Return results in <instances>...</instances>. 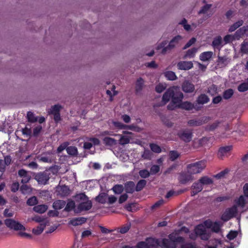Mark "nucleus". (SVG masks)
<instances>
[{
    "instance_id": "2eb2a0df",
    "label": "nucleus",
    "mask_w": 248,
    "mask_h": 248,
    "mask_svg": "<svg viewBox=\"0 0 248 248\" xmlns=\"http://www.w3.org/2000/svg\"><path fill=\"white\" fill-rule=\"evenodd\" d=\"M161 242L160 247L165 248H175L176 244L170 239L164 238L160 240Z\"/></svg>"
},
{
    "instance_id": "338daca9",
    "label": "nucleus",
    "mask_w": 248,
    "mask_h": 248,
    "mask_svg": "<svg viewBox=\"0 0 248 248\" xmlns=\"http://www.w3.org/2000/svg\"><path fill=\"white\" fill-rule=\"evenodd\" d=\"M202 124V122L195 120H190L188 122V124L191 126L200 125Z\"/></svg>"
},
{
    "instance_id": "ddd939ff",
    "label": "nucleus",
    "mask_w": 248,
    "mask_h": 248,
    "mask_svg": "<svg viewBox=\"0 0 248 248\" xmlns=\"http://www.w3.org/2000/svg\"><path fill=\"white\" fill-rule=\"evenodd\" d=\"M18 175L22 178L21 182L23 184L28 183L31 180V176L28 173V172L25 170H20L18 171Z\"/></svg>"
},
{
    "instance_id": "473e14b6",
    "label": "nucleus",
    "mask_w": 248,
    "mask_h": 248,
    "mask_svg": "<svg viewBox=\"0 0 248 248\" xmlns=\"http://www.w3.org/2000/svg\"><path fill=\"white\" fill-rule=\"evenodd\" d=\"M180 181L182 184H186L189 181L193 180L191 174H182L180 177Z\"/></svg>"
},
{
    "instance_id": "f3484780",
    "label": "nucleus",
    "mask_w": 248,
    "mask_h": 248,
    "mask_svg": "<svg viewBox=\"0 0 248 248\" xmlns=\"http://www.w3.org/2000/svg\"><path fill=\"white\" fill-rule=\"evenodd\" d=\"M178 68L180 70H188L193 67L191 62L182 61L177 64Z\"/></svg>"
},
{
    "instance_id": "58836bf2",
    "label": "nucleus",
    "mask_w": 248,
    "mask_h": 248,
    "mask_svg": "<svg viewBox=\"0 0 248 248\" xmlns=\"http://www.w3.org/2000/svg\"><path fill=\"white\" fill-rule=\"evenodd\" d=\"M234 93V91L232 89H229L224 91L223 93V97L224 99L228 100L231 98Z\"/></svg>"
},
{
    "instance_id": "a878e982",
    "label": "nucleus",
    "mask_w": 248,
    "mask_h": 248,
    "mask_svg": "<svg viewBox=\"0 0 248 248\" xmlns=\"http://www.w3.org/2000/svg\"><path fill=\"white\" fill-rule=\"evenodd\" d=\"M48 206L45 204H40L34 206L33 210L38 213L43 214L45 213L47 209Z\"/></svg>"
},
{
    "instance_id": "2f4dec72",
    "label": "nucleus",
    "mask_w": 248,
    "mask_h": 248,
    "mask_svg": "<svg viewBox=\"0 0 248 248\" xmlns=\"http://www.w3.org/2000/svg\"><path fill=\"white\" fill-rule=\"evenodd\" d=\"M213 52L211 51H206L202 53L200 56V59L202 61H207L209 60L213 55Z\"/></svg>"
},
{
    "instance_id": "69168bd1",
    "label": "nucleus",
    "mask_w": 248,
    "mask_h": 248,
    "mask_svg": "<svg viewBox=\"0 0 248 248\" xmlns=\"http://www.w3.org/2000/svg\"><path fill=\"white\" fill-rule=\"evenodd\" d=\"M125 129H128L136 132H140L141 130V129L140 127L135 126L134 124L125 125Z\"/></svg>"
},
{
    "instance_id": "e2e57ef3",
    "label": "nucleus",
    "mask_w": 248,
    "mask_h": 248,
    "mask_svg": "<svg viewBox=\"0 0 248 248\" xmlns=\"http://www.w3.org/2000/svg\"><path fill=\"white\" fill-rule=\"evenodd\" d=\"M160 170V167L158 165H153L150 169V173L151 174H155L158 172Z\"/></svg>"
},
{
    "instance_id": "a19ab883",
    "label": "nucleus",
    "mask_w": 248,
    "mask_h": 248,
    "mask_svg": "<svg viewBox=\"0 0 248 248\" xmlns=\"http://www.w3.org/2000/svg\"><path fill=\"white\" fill-rule=\"evenodd\" d=\"M75 199L77 202H82L85 201L89 200L88 197L84 193H80L77 194L75 196Z\"/></svg>"
},
{
    "instance_id": "4c0bfd02",
    "label": "nucleus",
    "mask_w": 248,
    "mask_h": 248,
    "mask_svg": "<svg viewBox=\"0 0 248 248\" xmlns=\"http://www.w3.org/2000/svg\"><path fill=\"white\" fill-rule=\"evenodd\" d=\"M197 51V48L193 47L190 49H188L186 52V54L184 56V58L186 59L187 58H191L194 57Z\"/></svg>"
},
{
    "instance_id": "b1692460",
    "label": "nucleus",
    "mask_w": 248,
    "mask_h": 248,
    "mask_svg": "<svg viewBox=\"0 0 248 248\" xmlns=\"http://www.w3.org/2000/svg\"><path fill=\"white\" fill-rule=\"evenodd\" d=\"M177 107L187 110H192L194 108V105L188 101L181 102Z\"/></svg>"
},
{
    "instance_id": "423d86ee",
    "label": "nucleus",
    "mask_w": 248,
    "mask_h": 248,
    "mask_svg": "<svg viewBox=\"0 0 248 248\" xmlns=\"http://www.w3.org/2000/svg\"><path fill=\"white\" fill-rule=\"evenodd\" d=\"M237 213V208L236 205H234L232 207L228 208L223 214L221 219L224 221H228L231 218L234 217Z\"/></svg>"
},
{
    "instance_id": "6e6552de",
    "label": "nucleus",
    "mask_w": 248,
    "mask_h": 248,
    "mask_svg": "<svg viewBox=\"0 0 248 248\" xmlns=\"http://www.w3.org/2000/svg\"><path fill=\"white\" fill-rule=\"evenodd\" d=\"M195 231L197 236H200L202 240H207L209 239V234L207 232L206 229L203 225H199L197 226Z\"/></svg>"
},
{
    "instance_id": "9b49d317",
    "label": "nucleus",
    "mask_w": 248,
    "mask_h": 248,
    "mask_svg": "<svg viewBox=\"0 0 248 248\" xmlns=\"http://www.w3.org/2000/svg\"><path fill=\"white\" fill-rule=\"evenodd\" d=\"M146 248H158L160 246V240L152 238H147L144 242Z\"/></svg>"
},
{
    "instance_id": "dca6fc26",
    "label": "nucleus",
    "mask_w": 248,
    "mask_h": 248,
    "mask_svg": "<svg viewBox=\"0 0 248 248\" xmlns=\"http://www.w3.org/2000/svg\"><path fill=\"white\" fill-rule=\"evenodd\" d=\"M231 62V59L226 56L221 57L218 56L217 64L220 67L226 66Z\"/></svg>"
},
{
    "instance_id": "4d7b16f0",
    "label": "nucleus",
    "mask_w": 248,
    "mask_h": 248,
    "mask_svg": "<svg viewBox=\"0 0 248 248\" xmlns=\"http://www.w3.org/2000/svg\"><path fill=\"white\" fill-rule=\"evenodd\" d=\"M130 142V139L129 138L126 136H121L119 140V144L122 145H124L129 143Z\"/></svg>"
},
{
    "instance_id": "6e6d98bb",
    "label": "nucleus",
    "mask_w": 248,
    "mask_h": 248,
    "mask_svg": "<svg viewBox=\"0 0 248 248\" xmlns=\"http://www.w3.org/2000/svg\"><path fill=\"white\" fill-rule=\"evenodd\" d=\"M180 155V154L177 151H171L169 153L170 159L171 161H174Z\"/></svg>"
},
{
    "instance_id": "f8f14e48",
    "label": "nucleus",
    "mask_w": 248,
    "mask_h": 248,
    "mask_svg": "<svg viewBox=\"0 0 248 248\" xmlns=\"http://www.w3.org/2000/svg\"><path fill=\"white\" fill-rule=\"evenodd\" d=\"M182 89L185 93H192L195 90V86L190 81L185 80L182 84Z\"/></svg>"
},
{
    "instance_id": "5fc2aeb1",
    "label": "nucleus",
    "mask_w": 248,
    "mask_h": 248,
    "mask_svg": "<svg viewBox=\"0 0 248 248\" xmlns=\"http://www.w3.org/2000/svg\"><path fill=\"white\" fill-rule=\"evenodd\" d=\"M238 90L240 92H244L248 90V83L244 82L240 84L237 88Z\"/></svg>"
},
{
    "instance_id": "8fccbe9b",
    "label": "nucleus",
    "mask_w": 248,
    "mask_h": 248,
    "mask_svg": "<svg viewBox=\"0 0 248 248\" xmlns=\"http://www.w3.org/2000/svg\"><path fill=\"white\" fill-rule=\"evenodd\" d=\"M27 119L29 122L31 123H34L37 121V118L34 115V114L31 112L29 111L27 113Z\"/></svg>"
},
{
    "instance_id": "a18cd8bd",
    "label": "nucleus",
    "mask_w": 248,
    "mask_h": 248,
    "mask_svg": "<svg viewBox=\"0 0 248 248\" xmlns=\"http://www.w3.org/2000/svg\"><path fill=\"white\" fill-rule=\"evenodd\" d=\"M166 78L170 80H174L177 78V77L174 72L172 71H167L165 73Z\"/></svg>"
},
{
    "instance_id": "cd10ccee",
    "label": "nucleus",
    "mask_w": 248,
    "mask_h": 248,
    "mask_svg": "<svg viewBox=\"0 0 248 248\" xmlns=\"http://www.w3.org/2000/svg\"><path fill=\"white\" fill-rule=\"evenodd\" d=\"M46 225V223H45L40 224L39 226L32 229V233L36 235L40 234L43 232Z\"/></svg>"
},
{
    "instance_id": "20e7f679",
    "label": "nucleus",
    "mask_w": 248,
    "mask_h": 248,
    "mask_svg": "<svg viewBox=\"0 0 248 248\" xmlns=\"http://www.w3.org/2000/svg\"><path fill=\"white\" fill-rule=\"evenodd\" d=\"M50 173L46 170L43 172L37 173L34 175V179L37 181L40 185H45L47 184L50 179Z\"/></svg>"
},
{
    "instance_id": "5701e85b",
    "label": "nucleus",
    "mask_w": 248,
    "mask_h": 248,
    "mask_svg": "<svg viewBox=\"0 0 248 248\" xmlns=\"http://www.w3.org/2000/svg\"><path fill=\"white\" fill-rule=\"evenodd\" d=\"M210 101L208 96L205 94H200L197 98L196 102L198 104L203 105Z\"/></svg>"
},
{
    "instance_id": "9d476101",
    "label": "nucleus",
    "mask_w": 248,
    "mask_h": 248,
    "mask_svg": "<svg viewBox=\"0 0 248 248\" xmlns=\"http://www.w3.org/2000/svg\"><path fill=\"white\" fill-rule=\"evenodd\" d=\"M92 202L91 201L89 200L87 201L86 200L82 202L79 203L77 208L75 209V212L79 213L82 211H88L92 208Z\"/></svg>"
},
{
    "instance_id": "052dcab7",
    "label": "nucleus",
    "mask_w": 248,
    "mask_h": 248,
    "mask_svg": "<svg viewBox=\"0 0 248 248\" xmlns=\"http://www.w3.org/2000/svg\"><path fill=\"white\" fill-rule=\"evenodd\" d=\"M150 148H151V150L154 152H155L156 153H159L161 152V149L160 147L156 144H151Z\"/></svg>"
},
{
    "instance_id": "49530a36",
    "label": "nucleus",
    "mask_w": 248,
    "mask_h": 248,
    "mask_svg": "<svg viewBox=\"0 0 248 248\" xmlns=\"http://www.w3.org/2000/svg\"><path fill=\"white\" fill-rule=\"evenodd\" d=\"M199 181L202 183V185H210L213 183L212 180L207 176H203L201 177Z\"/></svg>"
},
{
    "instance_id": "0e129e2a",
    "label": "nucleus",
    "mask_w": 248,
    "mask_h": 248,
    "mask_svg": "<svg viewBox=\"0 0 248 248\" xmlns=\"http://www.w3.org/2000/svg\"><path fill=\"white\" fill-rule=\"evenodd\" d=\"M152 153L148 150H145L142 155V157L144 159H150L152 157Z\"/></svg>"
},
{
    "instance_id": "c85d7f7f",
    "label": "nucleus",
    "mask_w": 248,
    "mask_h": 248,
    "mask_svg": "<svg viewBox=\"0 0 248 248\" xmlns=\"http://www.w3.org/2000/svg\"><path fill=\"white\" fill-rule=\"evenodd\" d=\"M66 205V202L63 200H57L53 203V207L55 210H60Z\"/></svg>"
},
{
    "instance_id": "412c9836",
    "label": "nucleus",
    "mask_w": 248,
    "mask_h": 248,
    "mask_svg": "<svg viewBox=\"0 0 248 248\" xmlns=\"http://www.w3.org/2000/svg\"><path fill=\"white\" fill-rule=\"evenodd\" d=\"M87 218L84 217H75L72 219L69 223L73 226L81 225L86 222Z\"/></svg>"
},
{
    "instance_id": "1a4fd4ad",
    "label": "nucleus",
    "mask_w": 248,
    "mask_h": 248,
    "mask_svg": "<svg viewBox=\"0 0 248 248\" xmlns=\"http://www.w3.org/2000/svg\"><path fill=\"white\" fill-rule=\"evenodd\" d=\"M5 224L6 226L15 230H24L25 227L19 222L12 219H6L5 220Z\"/></svg>"
},
{
    "instance_id": "3c124183",
    "label": "nucleus",
    "mask_w": 248,
    "mask_h": 248,
    "mask_svg": "<svg viewBox=\"0 0 248 248\" xmlns=\"http://www.w3.org/2000/svg\"><path fill=\"white\" fill-rule=\"evenodd\" d=\"M20 191L23 194L29 193L31 191V186L27 185H23L20 187Z\"/></svg>"
},
{
    "instance_id": "603ef678",
    "label": "nucleus",
    "mask_w": 248,
    "mask_h": 248,
    "mask_svg": "<svg viewBox=\"0 0 248 248\" xmlns=\"http://www.w3.org/2000/svg\"><path fill=\"white\" fill-rule=\"evenodd\" d=\"M38 203V200L35 196H32L27 201V205L29 206H33Z\"/></svg>"
},
{
    "instance_id": "c756f323",
    "label": "nucleus",
    "mask_w": 248,
    "mask_h": 248,
    "mask_svg": "<svg viewBox=\"0 0 248 248\" xmlns=\"http://www.w3.org/2000/svg\"><path fill=\"white\" fill-rule=\"evenodd\" d=\"M222 43V38L220 36H218L215 38L212 42V46L215 48L220 49Z\"/></svg>"
},
{
    "instance_id": "680f3d73",
    "label": "nucleus",
    "mask_w": 248,
    "mask_h": 248,
    "mask_svg": "<svg viewBox=\"0 0 248 248\" xmlns=\"http://www.w3.org/2000/svg\"><path fill=\"white\" fill-rule=\"evenodd\" d=\"M219 124V122L216 121L214 123L212 124H211L208 125L207 126L206 128L207 130L209 131H213L217 128V127L218 126Z\"/></svg>"
},
{
    "instance_id": "79ce46f5",
    "label": "nucleus",
    "mask_w": 248,
    "mask_h": 248,
    "mask_svg": "<svg viewBox=\"0 0 248 248\" xmlns=\"http://www.w3.org/2000/svg\"><path fill=\"white\" fill-rule=\"evenodd\" d=\"M146 185V181L143 179L140 180L136 186H135V189L136 191H140L141 190L143 187L145 186Z\"/></svg>"
},
{
    "instance_id": "c03bdc74",
    "label": "nucleus",
    "mask_w": 248,
    "mask_h": 248,
    "mask_svg": "<svg viewBox=\"0 0 248 248\" xmlns=\"http://www.w3.org/2000/svg\"><path fill=\"white\" fill-rule=\"evenodd\" d=\"M31 220L34 221L38 223H46V225L48 223V221L44 217H42L39 216H36L33 217H32Z\"/></svg>"
},
{
    "instance_id": "f704fd0d",
    "label": "nucleus",
    "mask_w": 248,
    "mask_h": 248,
    "mask_svg": "<svg viewBox=\"0 0 248 248\" xmlns=\"http://www.w3.org/2000/svg\"><path fill=\"white\" fill-rule=\"evenodd\" d=\"M244 23L243 20L241 19L238 20V21L235 22L232 26H231L229 29V31L230 32H232L236 30L237 28L241 26Z\"/></svg>"
},
{
    "instance_id": "bf43d9fd",
    "label": "nucleus",
    "mask_w": 248,
    "mask_h": 248,
    "mask_svg": "<svg viewBox=\"0 0 248 248\" xmlns=\"http://www.w3.org/2000/svg\"><path fill=\"white\" fill-rule=\"evenodd\" d=\"M150 172L147 170H142L139 171V175L141 178H146L150 176Z\"/></svg>"
},
{
    "instance_id": "de8ad7c7",
    "label": "nucleus",
    "mask_w": 248,
    "mask_h": 248,
    "mask_svg": "<svg viewBox=\"0 0 248 248\" xmlns=\"http://www.w3.org/2000/svg\"><path fill=\"white\" fill-rule=\"evenodd\" d=\"M241 52L243 54H248V42L244 41L241 45Z\"/></svg>"
},
{
    "instance_id": "7ed1b4c3",
    "label": "nucleus",
    "mask_w": 248,
    "mask_h": 248,
    "mask_svg": "<svg viewBox=\"0 0 248 248\" xmlns=\"http://www.w3.org/2000/svg\"><path fill=\"white\" fill-rule=\"evenodd\" d=\"M183 37L178 35L174 37L169 43L168 45L165 48L162 49L161 54L165 55L167 52H170L172 49L179 46L180 42L182 41Z\"/></svg>"
},
{
    "instance_id": "37998d69",
    "label": "nucleus",
    "mask_w": 248,
    "mask_h": 248,
    "mask_svg": "<svg viewBox=\"0 0 248 248\" xmlns=\"http://www.w3.org/2000/svg\"><path fill=\"white\" fill-rule=\"evenodd\" d=\"M75 207V202L71 200H69L66 206L64 208V211L66 212H69L74 209Z\"/></svg>"
},
{
    "instance_id": "a211bd4d",
    "label": "nucleus",
    "mask_w": 248,
    "mask_h": 248,
    "mask_svg": "<svg viewBox=\"0 0 248 248\" xmlns=\"http://www.w3.org/2000/svg\"><path fill=\"white\" fill-rule=\"evenodd\" d=\"M124 190L126 193H133L136 190L134 182L133 181L126 182L124 185Z\"/></svg>"
},
{
    "instance_id": "6ab92c4d",
    "label": "nucleus",
    "mask_w": 248,
    "mask_h": 248,
    "mask_svg": "<svg viewBox=\"0 0 248 248\" xmlns=\"http://www.w3.org/2000/svg\"><path fill=\"white\" fill-rule=\"evenodd\" d=\"M57 190L59 195L62 197L67 196L70 193L69 187L65 185L60 186L57 188Z\"/></svg>"
},
{
    "instance_id": "864d4df0",
    "label": "nucleus",
    "mask_w": 248,
    "mask_h": 248,
    "mask_svg": "<svg viewBox=\"0 0 248 248\" xmlns=\"http://www.w3.org/2000/svg\"><path fill=\"white\" fill-rule=\"evenodd\" d=\"M37 159L39 161L45 163H51L52 161L51 157L47 155H41L38 156Z\"/></svg>"
},
{
    "instance_id": "72a5a7b5",
    "label": "nucleus",
    "mask_w": 248,
    "mask_h": 248,
    "mask_svg": "<svg viewBox=\"0 0 248 248\" xmlns=\"http://www.w3.org/2000/svg\"><path fill=\"white\" fill-rule=\"evenodd\" d=\"M62 108V107L61 105L59 104L55 105L51 107L50 110L48 111V112L49 114L54 115L56 113H60V110Z\"/></svg>"
},
{
    "instance_id": "f257e3e1",
    "label": "nucleus",
    "mask_w": 248,
    "mask_h": 248,
    "mask_svg": "<svg viewBox=\"0 0 248 248\" xmlns=\"http://www.w3.org/2000/svg\"><path fill=\"white\" fill-rule=\"evenodd\" d=\"M183 97V93L180 91L179 87L173 86L169 88L164 93L162 101L166 104L171 99V102L167 108L169 109L173 110L181 103Z\"/></svg>"
},
{
    "instance_id": "f03ea898",
    "label": "nucleus",
    "mask_w": 248,
    "mask_h": 248,
    "mask_svg": "<svg viewBox=\"0 0 248 248\" xmlns=\"http://www.w3.org/2000/svg\"><path fill=\"white\" fill-rule=\"evenodd\" d=\"M205 163L203 161H198L187 165L188 172L190 174L200 173L205 168Z\"/></svg>"
},
{
    "instance_id": "0eeeda50",
    "label": "nucleus",
    "mask_w": 248,
    "mask_h": 248,
    "mask_svg": "<svg viewBox=\"0 0 248 248\" xmlns=\"http://www.w3.org/2000/svg\"><path fill=\"white\" fill-rule=\"evenodd\" d=\"M177 135L182 140L189 142L192 138V132L188 129H183L178 132Z\"/></svg>"
},
{
    "instance_id": "c9c22d12",
    "label": "nucleus",
    "mask_w": 248,
    "mask_h": 248,
    "mask_svg": "<svg viewBox=\"0 0 248 248\" xmlns=\"http://www.w3.org/2000/svg\"><path fill=\"white\" fill-rule=\"evenodd\" d=\"M113 192L116 194H120L124 190V186L122 185H115L112 188Z\"/></svg>"
},
{
    "instance_id": "39448f33",
    "label": "nucleus",
    "mask_w": 248,
    "mask_h": 248,
    "mask_svg": "<svg viewBox=\"0 0 248 248\" xmlns=\"http://www.w3.org/2000/svg\"><path fill=\"white\" fill-rule=\"evenodd\" d=\"M212 7L211 4H206L202 6L200 10L198 12V15H205L202 18L198 20V23L202 24L204 21L206 20L207 18L210 17L212 16V14L208 13L210 8Z\"/></svg>"
},
{
    "instance_id": "774afa93",
    "label": "nucleus",
    "mask_w": 248,
    "mask_h": 248,
    "mask_svg": "<svg viewBox=\"0 0 248 248\" xmlns=\"http://www.w3.org/2000/svg\"><path fill=\"white\" fill-rule=\"evenodd\" d=\"M237 231H232L228 234L227 237L229 240H232L237 236Z\"/></svg>"
},
{
    "instance_id": "e433bc0d",
    "label": "nucleus",
    "mask_w": 248,
    "mask_h": 248,
    "mask_svg": "<svg viewBox=\"0 0 248 248\" xmlns=\"http://www.w3.org/2000/svg\"><path fill=\"white\" fill-rule=\"evenodd\" d=\"M67 153L71 155L77 156L78 154V149L75 146H68L66 148Z\"/></svg>"
},
{
    "instance_id": "09e8293b",
    "label": "nucleus",
    "mask_w": 248,
    "mask_h": 248,
    "mask_svg": "<svg viewBox=\"0 0 248 248\" xmlns=\"http://www.w3.org/2000/svg\"><path fill=\"white\" fill-rule=\"evenodd\" d=\"M217 87L216 85L213 84L211 85L208 89L207 93L213 96L217 93Z\"/></svg>"
},
{
    "instance_id": "393cba45",
    "label": "nucleus",
    "mask_w": 248,
    "mask_h": 248,
    "mask_svg": "<svg viewBox=\"0 0 248 248\" xmlns=\"http://www.w3.org/2000/svg\"><path fill=\"white\" fill-rule=\"evenodd\" d=\"M247 27L243 26L239 29L234 34L236 40H239L247 31Z\"/></svg>"
},
{
    "instance_id": "4468645a",
    "label": "nucleus",
    "mask_w": 248,
    "mask_h": 248,
    "mask_svg": "<svg viewBox=\"0 0 248 248\" xmlns=\"http://www.w3.org/2000/svg\"><path fill=\"white\" fill-rule=\"evenodd\" d=\"M145 81L141 78H138L135 83V92L136 93H140L141 92L145 87Z\"/></svg>"
},
{
    "instance_id": "7c9ffc66",
    "label": "nucleus",
    "mask_w": 248,
    "mask_h": 248,
    "mask_svg": "<svg viewBox=\"0 0 248 248\" xmlns=\"http://www.w3.org/2000/svg\"><path fill=\"white\" fill-rule=\"evenodd\" d=\"M107 197L108 194L107 193H101L96 197L95 200L100 203L105 204L107 202Z\"/></svg>"
},
{
    "instance_id": "13d9d810",
    "label": "nucleus",
    "mask_w": 248,
    "mask_h": 248,
    "mask_svg": "<svg viewBox=\"0 0 248 248\" xmlns=\"http://www.w3.org/2000/svg\"><path fill=\"white\" fill-rule=\"evenodd\" d=\"M236 40L235 38H234V35L228 34L226 35L224 37V41L226 44L230 43L232 42L233 41Z\"/></svg>"
},
{
    "instance_id": "4be33fe9",
    "label": "nucleus",
    "mask_w": 248,
    "mask_h": 248,
    "mask_svg": "<svg viewBox=\"0 0 248 248\" xmlns=\"http://www.w3.org/2000/svg\"><path fill=\"white\" fill-rule=\"evenodd\" d=\"M192 195L197 194L199 192L201 191L203 189L202 185V183L199 181V182H195L192 186Z\"/></svg>"
},
{
    "instance_id": "aec40b11",
    "label": "nucleus",
    "mask_w": 248,
    "mask_h": 248,
    "mask_svg": "<svg viewBox=\"0 0 248 248\" xmlns=\"http://www.w3.org/2000/svg\"><path fill=\"white\" fill-rule=\"evenodd\" d=\"M232 147L228 146L226 147H221L219 149L217 155L219 158L222 159L223 157L227 155L228 153L231 150Z\"/></svg>"
},
{
    "instance_id": "ea45409f",
    "label": "nucleus",
    "mask_w": 248,
    "mask_h": 248,
    "mask_svg": "<svg viewBox=\"0 0 248 248\" xmlns=\"http://www.w3.org/2000/svg\"><path fill=\"white\" fill-rule=\"evenodd\" d=\"M235 202L236 206H238L241 207H244L246 203V199L245 196L243 195L240 196L238 199L235 200Z\"/></svg>"
},
{
    "instance_id": "bb28decb",
    "label": "nucleus",
    "mask_w": 248,
    "mask_h": 248,
    "mask_svg": "<svg viewBox=\"0 0 248 248\" xmlns=\"http://www.w3.org/2000/svg\"><path fill=\"white\" fill-rule=\"evenodd\" d=\"M103 142L106 146H114L117 145V141L114 139L110 137H105L103 139Z\"/></svg>"
}]
</instances>
